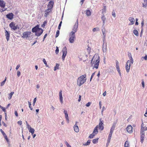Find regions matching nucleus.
I'll list each match as a JSON object with an SVG mask.
<instances>
[{"label": "nucleus", "instance_id": "obj_1", "mask_svg": "<svg viewBox=\"0 0 147 147\" xmlns=\"http://www.w3.org/2000/svg\"><path fill=\"white\" fill-rule=\"evenodd\" d=\"M86 75L84 74L80 77L77 80V84L79 86L83 84L86 80V79H84L86 77Z\"/></svg>", "mask_w": 147, "mask_h": 147}, {"label": "nucleus", "instance_id": "obj_2", "mask_svg": "<svg viewBox=\"0 0 147 147\" xmlns=\"http://www.w3.org/2000/svg\"><path fill=\"white\" fill-rule=\"evenodd\" d=\"M9 26L11 30H15L17 29H19L18 25H16V24L13 22L11 23L9 25Z\"/></svg>", "mask_w": 147, "mask_h": 147}, {"label": "nucleus", "instance_id": "obj_3", "mask_svg": "<svg viewBox=\"0 0 147 147\" xmlns=\"http://www.w3.org/2000/svg\"><path fill=\"white\" fill-rule=\"evenodd\" d=\"M62 52L63 55L62 57V60L63 61L65 59L67 53V49L66 47H64L63 48Z\"/></svg>", "mask_w": 147, "mask_h": 147}, {"label": "nucleus", "instance_id": "obj_4", "mask_svg": "<svg viewBox=\"0 0 147 147\" xmlns=\"http://www.w3.org/2000/svg\"><path fill=\"white\" fill-rule=\"evenodd\" d=\"M38 25H37L32 29V32H33L37 33V31H41V33L42 32V31L40 29Z\"/></svg>", "mask_w": 147, "mask_h": 147}, {"label": "nucleus", "instance_id": "obj_5", "mask_svg": "<svg viewBox=\"0 0 147 147\" xmlns=\"http://www.w3.org/2000/svg\"><path fill=\"white\" fill-rule=\"evenodd\" d=\"M78 20L77 19L76 21V22L73 26V28L72 29V32L76 33L78 30Z\"/></svg>", "mask_w": 147, "mask_h": 147}, {"label": "nucleus", "instance_id": "obj_6", "mask_svg": "<svg viewBox=\"0 0 147 147\" xmlns=\"http://www.w3.org/2000/svg\"><path fill=\"white\" fill-rule=\"evenodd\" d=\"M31 34V32L30 31H27L24 32L23 33V36L22 37L23 38H27L29 37Z\"/></svg>", "mask_w": 147, "mask_h": 147}, {"label": "nucleus", "instance_id": "obj_7", "mask_svg": "<svg viewBox=\"0 0 147 147\" xmlns=\"http://www.w3.org/2000/svg\"><path fill=\"white\" fill-rule=\"evenodd\" d=\"M103 121H102L101 118H100V122L99 123V125L98 126V128L99 127V129H100L101 130H102L103 129Z\"/></svg>", "mask_w": 147, "mask_h": 147}, {"label": "nucleus", "instance_id": "obj_8", "mask_svg": "<svg viewBox=\"0 0 147 147\" xmlns=\"http://www.w3.org/2000/svg\"><path fill=\"white\" fill-rule=\"evenodd\" d=\"M99 57L96 60V62L94 63V67L96 69H97L98 68V65L100 63V60L99 59Z\"/></svg>", "mask_w": 147, "mask_h": 147}, {"label": "nucleus", "instance_id": "obj_9", "mask_svg": "<svg viewBox=\"0 0 147 147\" xmlns=\"http://www.w3.org/2000/svg\"><path fill=\"white\" fill-rule=\"evenodd\" d=\"M147 130V127L144 126L143 123H142L141 125L140 132L144 133V131Z\"/></svg>", "mask_w": 147, "mask_h": 147}, {"label": "nucleus", "instance_id": "obj_10", "mask_svg": "<svg viewBox=\"0 0 147 147\" xmlns=\"http://www.w3.org/2000/svg\"><path fill=\"white\" fill-rule=\"evenodd\" d=\"M101 19L103 22L102 26V27H105L104 26L106 23V19L105 15H104V13L103 14V15L101 17Z\"/></svg>", "mask_w": 147, "mask_h": 147}, {"label": "nucleus", "instance_id": "obj_11", "mask_svg": "<svg viewBox=\"0 0 147 147\" xmlns=\"http://www.w3.org/2000/svg\"><path fill=\"white\" fill-rule=\"evenodd\" d=\"M132 127L131 125H128L126 129L127 131L129 133H131L133 132Z\"/></svg>", "mask_w": 147, "mask_h": 147}, {"label": "nucleus", "instance_id": "obj_12", "mask_svg": "<svg viewBox=\"0 0 147 147\" xmlns=\"http://www.w3.org/2000/svg\"><path fill=\"white\" fill-rule=\"evenodd\" d=\"M128 20L130 22V23L129 24V25H133L134 24L135 19L134 18L130 17L129 18Z\"/></svg>", "mask_w": 147, "mask_h": 147}, {"label": "nucleus", "instance_id": "obj_13", "mask_svg": "<svg viewBox=\"0 0 147 147\" xmlns=\"http://www.w3.org/2000/svg\"><path fill=\"white\" fill-rule=\"evenodd\" d=\"M6 16L7 18L9 20H11L13 18V14L12 13H10L7 14Z\"/></svg>", "mask_w": 147, "mask_h": 147}, {"label": "nucleus", "instance_id": "obj_14", "mask_svg": "<svg viewBox=\"0 0 147 147\" xmlns=\"http://www.w3.org/2000/svg\"><path fill=\"white\" fill-rule=\"evenodd\" d=\"M102 50L104 53H105L107 50V43L103 44Z\"/></svg>", "mask_w": 147, "mask_h": 147}, {"label": "nucleus", "instance_id": "obj_15", "mask_svg": "<svg viewBox=\"0 0 147 147\" xmlns=\"http://www.w3.org/2000/svg\"><path fill=\"white\" fill-rule=\"evenodd\" d=\"M5 36L6 37V38L7 40L8 41L9 40V38L10 36V33L7 30H5Z\"/></svg>", "mask_w": 147, "mask_h": 147}, {"label": "nucleus", "instance_id": "obj_16", "mask_svg": "<svg viewBox=\"0 0 147 147\" xmlns=\"http://www.w3.org/2000/svg\"><path fill=\"white\" fill-rule=\"evenodd\" d=\"M77 123V122H76V123L74 125V131L76 132H79V129L78 127L76 124Z\"/></svg>", "mask_w": 147, "mask_h": 147}, {"label": "nucleus", "instance_id": "obj_17", "mask_svg": "<svg viewBox=\"0 0 147 147\" xmlns=\"http://www.w3.org/2000/svg\"><path fill=\"white\" fill-rule=\"evenodd\" d=\"M141 136H140V139L141 142L142 143L144 141V137L145 133L140 132Z\"/></svg>", "mask_w": 147, "mask_h": 147}, {"label": "nucleus", "instance_id": "obj_18", "mask_svg": "<svg viewBox=\"0 0 147 147\" xmlns=\"http://www.w3.org/2000/svg\"><path fill=\"white\" fill-rule=\"evenodd\" d=\"M62 90H60L59 93V99L61 102L62 103L63 102V97L62 96Z\"/></svg>", "mask_w": 147, "mask_h": 147}, {"label": "nucleus", "instance_id": "obj_19", "mask_svg": "<svg viewBox=\"0 0 147 147\" xmlns=\"http://www.w3.org/2000/svg\"><path fill=\"white\" fill-rule=\"evenodd\" d=\"M5 3L3 0H0V6L1 8H4L5 6Z\"/></svg>", "mask_w": 147, "mask_h": 147}, {"label": "nucleus", "instance_id": "obj_20", "mask_svg": "<svg viewBox=\"0 0 147 147\" xmlns=\"http://www.w3.org/2000/svg\"><path fill=\"white\" fill-rule=\"evenodd\" d=\"M119 63L118 61L116 60V67L117 69V71L118 72H120V69L119 67Z\"/></svg>", "mask_w": 147, "mask_h": 147}, {"label": "nucleus", "instance_id": "obj_21", "mask_svg": "<svg viewBox=\"0 0 147 147\" xmlns=\"http://www.w3.org/2000/svg\"><path fill=\"white\" fill-rule=\"evenodd\" d=\"M54 4V2L53 1H51L49 2V4L48 5V7H50L51 8H52L53 7V5Z\"/></svg>", "mask_w": 147, "mask_h": 147}, {"label": "nucleus", "instance_id": "obj_22", "mask_svg": "<svg viewBox=\"0 0 147 147\" xmlns=\"http://www.w3.org/2000/svg\"><path fill=\"white\" fill-rule=\"evenodd\" d=\"M130 64L128 65V64L126 63V65L125 66V68L126 69V71L127 72H128L129 71V70L130 68Z\"/></svg>", "mask_w": 147, "mask_h": 147}, {"label": "nucleus", "instance_id": "obj_23", "mask_svg": "<svg viewBox=\"0 0 147 147\" xmlns=\"http://www.w3.org/2000/svg\"><path fill=\"white\" fill-rule=\"evenodd\" d=\"M42 31V32L41 33V31H37V33H35V35L38 36H40L42 33L43 32V30L41 28H40Z\"/></svg>", "mask_w": 147, "mask_h": 147}, {"label": "nucleus", "instance_id": "obj_24", "mask_svg": "<svg viewBox=\"0 0 147 147\" xmlns=\"http://www.w3.org/2000/svg\"><path fill=\"white\" fill-rule=\"evenodd\" d=\"M98 125H97L94 129L93 133L95 134H97L98 133Z\"/></svg>", "mask_w": 147, "mask_h": 147}, {"label": "nucleus", "instance_id": "obj_25", "mask_svg": "<svg viewBox=\"0 0 147 147\" xmlns=\"http://www.w3.org/2000/svg\"><path fill=\"white\" fill-rule=\"evenodd\" d=\"M75 38V37H69V42L71 43H73L74 42V39Z\"/></svg>", "mask_w": 147, "mask_h": 147}, {"label": "nucleus", "instance_id": "obj_26", "mask_svg": "<svg viewBox=\"0 0 147 147\" xmlns=\"http://www.w3.org/2000/svg\"><path fill=\"white\" fill-rule=\"evenodd\" d=\"M101 30L102 31V34L103 36H104V35L106 36V34L105 33L106 30L105 27H102Z\"/></svg>", "mask_w": 147, "mask_h": 147}, {"label": "nucleus", "instance_id": "obj_27", "mask_svg": "<svg viewBox=\"0 0 147 147\" xmlns=\"http://www.w3.org/2000/svg\"><path fill=\"white\" fill-rule=\"evenodd\" d=\"M75 32H71L69 34V37H75Z\"/></svg>", "mask_w": 147, "mask_h": 147}, {"label": "nucleus", "instance_id": "obj_28", "mask_svg": "<svg viewBox=\"0 0 147 147\" xmlns=\"http://www.w3.org/2000/svg\"><path fill=\"white\" fill-rule=\"evenodd\" d=\"M111 137L109 136L107 140V142L106 144V146L107 147L109 144L111 140Z\"/></svg>", "mask_w": 147, "mask_h": 147}, {"label": "nucleus", "instance_id": "obj_29", "mask_svg": "<svg viewBox=\"0 0 147 147\" xmlns=\"http://www.w3.org/2000/svg\"><path fill=\"white\" fill-rule=\"evenodd\" d=\"M85 12H86V15L87 16H90L91 15V12L89 10H86Z\"/></svg>", "mask_w": 147, "mask_h": 147}, {"label": "nucleus", "instance_id": "obj_30", "mask_svg": "<svg viewBox=\"0 0 147 147\" xmlns=\"http://www.w3.org/2000/svg\"><path fill=\"white\" fill-rule=\"evenodd\" d=\"M29 132H30L32 135H33L34 133L35 130L34 129L31 128L28 130Z\"/></svg>", "mask_w": 147, "mask_h": 147}, {"label": "nucleus", "instance_id": "obj_31", "mask_svg": "<svg viewBox=\"0 0 147 147\" xmlns=\"http://www.w3.org/2000/svg\"><path fill=\"white\" fill-rule=\"evenodd\" d=\"M130 60H128L127 61V63L129 64L130 63V65L131 64H132L134 62V61L133 59H130Z\"/></svg>", "mask_w": 147, "mask_h": 147}, {"label": "nucleus", "instance_id": "obj_32", "mask_svg": "<svg viewBox=\"0 0 147 147\" xmlns=\"http://www.w3.org/2000/svg\"><path fill=\"white\" fill-rule=\"evenodd\" d=\"M90 140H88L87 142L86 143H84L83 145L84 146H87L89 145L90 143Z\"/></svg>", "mask_w": 147, "mask_h": 147}, {"label": "nucleus", "instance_id": "obj_33", "mask_svg": "<svg viewBox=\"0 0 147 147\" xmlns=\"http://www.w3.org/2000/svg\"><path fill=\"white\" fill-rule=\"evenodd\" d=\"M59 66V64H58V63H57L56 64L55 66L54 67V70L55 71L57 69H58Z\"/></svg>", "mask_w": 147, "mask_h": 147}, {"label": "nucleus", "instance_id": "obj_34", "mask_svg": "<svg viewBox=\"0 0 147 147\" xmlns=\"http://www.w3.org/2000/svg\"><path fill=\"white\" fill-rule=\"evenodd\" d=\"M51 8L50 7H49V8L45 11L46 14L48 15L49 13L51 11Z\"/></svg>", "mask_w": 147, "mask_h": 147}, {"label": "nucleus", "instance_id": "obj_35", "mask_svg": "<svg viewBox=\"0 0 147 147\" xmlns=\"http://www.w3.org/2000/svg\"><path fill=\"white\" fill-rule=\"evenodd\" d=\"M124 146L125 147H129V143L128 141H127L125 142Z\"/></svg>", "mask_w": 147, "mask_h": 147}, {"label": "nucleus", "instance_id": "obj_36", "mask_svg": "<svg viewBox=\"0 0 147 147\" xmlns=\"http://www.w3.org/2000/svg\"><path fill=\"white\" fill-rule=\"evenodd\" d=\"M133 32L134 34L136 36L138 35V32L137 30H134L133 31Z\"/></svg>", "mask_w": 147, "mask_h": 147}, {"label": "nucleus", "instance_id": "obj_37", "mask_svg": "<svg viewBox=\"0 0 147 147\" xmlns=\"http://www.w3.org/2000/svg\"><path fill=\"white\" fill-rule=\"evenodd\" d=\"M98 138L94 139L92 140V142L94 144H96L98 142Z\"/></svg>", "mask_w": 147, "mask_h": 147}, {"label": "nucleus", "instance_id": "obj_38", "mask_svg": "<svg viewBox=\"0 0 147 147\" xmlns=\"http://www.w3.org/2000/svg\"><path fill=\"white\" fill-rule=\"evenodd\" d=\"M95 135V134L94 133H93L92 134L90 135V136H89V138L90 139H91Z\"/></svg>", "mask_w": 147, "mask_h": 147}, {"label": "nucleus", "instance_id": "obj_39", "mask_svg": "<svg viewBox=\"0 0 147 147\" xmlns=\"http://www.w3.org/2000/svg\"><path fill=\"white\" fill-rule=\"evenodd\" d=\"M115 124H113L111 128L110 129V130L113 131L115 128Z\"/></svg>", "mask_w": 147, "mask_h": 147}, {"label": "nucleus", "instance_id": "obj_40", "mask_svg": "<svg viewBox=\"0 0 147 147\" xmlns=\"http://www.w3.org/2000/svg\"><path fill=\"white\" fill-rule=\"evenodd\" d=\"M106 36H103V43H107L106 40Z\"/></svg>", "mask_w": 147, "mask_h": 147}, {"label": "nucleus", "instance_id": "obj_41", "mask_svg": "<svg viewBox=\"0 0 147 147\" xmlns=\"http://www.w3.org/2000/svg\"><path fill=\"white\" fill-rule=\"evenodd\" d=\"M106 7L105 6H104L103 8L102 9V13H104L106 12Z\"/></svg>", "mask_w": 147, "mask_h": 147}, {"label": "nucleus", "instance_id": "obj_42", "mask_svg": "<svg viewBox=\"0 0 147 147\" xmlns=\"http://www.w3.org/2000/svg\"><path fill=\"white\" fill-rule=\"evenodd\" d=\"M6 80V78L5 79V80L1 83V86H3L4 85Z\"/></svg>", "mask_w": 147, "mask_h": 147}, {"label": "nucleus", "instance_id": "obj_43", "mask_svg": "<svg viewBox=\"0 0 147 147\" xmlns=\"http://www.w3.org/2000/svg\"><path fill=\"white\" fill-rule=\"evenodd\" d=\"M98 30H99V28H94L92 29V31L93 32H95L96 31H98Z\"/></svg>", "mask_w": 147, "mask_h": 147}, {"label": "nucleus", "instance_id": "obj_44", "mask_svg": "<svg viewBox=\"0 0 147 147\" xmlns=\"http://www.w3.org/2000/svg\"><path fill=\"white\" fill-rule=\"evenodd\" d=\"M65 118L67 120V121L68 122H69V119L68 118V114H65Z\"/></svg>", "mask_w": 147, "mask_h": 147}, {"label": "nucleus", "instance_id": "obj_45", "mask_svg": "<svg viewBox=\"0 0 147 147\" xmlns=\"http://www.w3.org/2000/svg\"><path fill=\"white\" fill-rule=\"evenodd\" d=\"M59 30H57V31L56 33V35H55V37L56 38L57 37H58V36L59 35Z\"/></svg>", "mask_w": 147, "mask_h": 147}, {"label": "nucleus", "instance_id": "obj_46", "mask_svg": "<svg viewBox=\"0 0 147 147\" xmlns=\"http://www.w3.org/2000/svg\"><path fill=\"white\" fill-rule=\"evenodd\" d=\"M59 52V49L57 47H56V49L55 50V53L56 54H57Z\"/></svg>", "mask_w": 147, "mask_h": 147}, {"label": "nucleus", "instance_id": "obj_47", "mask_svg": "<svg viewBox=\"0 0 147 147\" xmlns=\"http://www.w3.org/2000/svg\"><path fill=\"white\" fill-rule=\"evenodd\" d=\"M95 72H94V73H93L92 75H91V78H90V81H91V80L92 78L94 76V75L95 74Z\"/></svg>", "mask_w": 147, "mask_h": 147}, {"label": "nucleus", "instance_id": "obj_48", "mask_svg": "<svg viewBox=\"0 0 147 147\" xmlns=\"http://www.w3.org/2000/svg\"><path fill=\"white\" fill-rule=\"evenodd\" d=\"M65 143L67 147H71V146L68 143L67 141H65Z\"/></svg>", "mask_w": 147, "mask_h": 147}, {"label": "nucleus", "instance_id": "obj_49", "mask_svg": "<svg viewBox=\"0 0 147 147\" xmlns=\"http://www.w3.org/2000/svg\"><path fill=\"white\" fill-rule=\"evenodd\" d=\"M113 131L110 130V133L109 135V136L112 137V134Z\"/></svg>", "mask_w": 147, "mask_h": 147}, {"label": "nucleus", "instance_id": "obj_50", "mask_svg": "<svg viewBox=\"0 0 147 147\" xmlns=\"http://www.w3.org/2000/svg\"><path fill=\"white\" fill-rule=\"evenodd\" d=\"M42 61H43V63H44L45 65L46 66H47V62H46L45 59H43Z\"/></svg>", "mask_w": 147, "mask_h": 147}, {"label": "nucleus", "instance_id": "obj_51", "mask_svg": "<svg viewBox=\"0 0 147 147\" xmlns=\"http://www.w3.org/2000/svg\"><path fill=\"white\" fill-rule=\"evenodd\" d=\"M128 56L130 59H132L131 53H128Z\"/></svg>", "mask_w": 147, "mask_h": 147}, {"label": "nucleus", "instance_id": "obj_52", "mask_svg": "<svg viewBox=\"0 0 147 147\" xmlns=\"http://www.w3.org/2000/svg\"><path fill=\"white\" fill-rule=\"evenodd\" d=\"M62 21H61L60 22L59 25V26H58V29L59 30H60V29L61 28V24H62Z\"/></svg>", "mask_w": 147, "mask_h": 147}, {"label": "nucleus", "instance_id": "obj_53", "mask_svg": "<svg viewBox=\"0 0 147 147\" xmlns=\"http://www.w3.org/2000/svg\"><path fill=\"white\" fill-rule=\"evenodd\" d=\"M36 100V98H35L34 99L33 102V106H34L35 105V103Z\"/></svg>", "mask_w": 147, "mask_h": 147}, {"label": "nucleus", "instance_id": "obj_54", "mask_svg": "<svg viewBox=\"0 0 147 147\" xmlns=\"http://www.w3.org/2000/svg\"><path fill=\"white\" fill-rule=\"evenodd\" d=\"M0 131L1 132V133H2V134H3V135L4 136V135H5V134H6L1 129H0Z\"/></svg>", "mask_w": 147, "mask_h": 147}, {"label": "nucleus", "instance_id": "obj_55", "mask_svg": "<svg viewBox=\"0 0 147 147\" xmlns=\"http://www.w3.org/2000/svg\"><path fill=\"white\" fill-rule=\"evenodd\" d=\"M91 104V103L90 102H88L86 104V105L87 107H89L90 105Z\"/></svg>", "mask_w": 147, "mask_h": 147}, {"label": "nucleus", "instance_id": "obj_56", "mask_svg": "<svg viewBox=\"0 0 147 147\" xmlns=\"http://www.w3.org/2000/svg\"><path fill=\"white\" fill-rule=\"evenodd\" d=\"M17 74L18 76L19 77L20 75V72L19 71H18L17 72Z\"/></svg>", "mask_w": 147, "mask_h": 147}, {"label": "nucleus", "instance_id": "obj_57", "mask_svg": "<svg viewBox=\"0 0 147 147\" xmlns=\"http://www.w3.org/2000/svg\"><path fill=\"white\" fill-rule=\"evenodd\" d=\"M44 74L42 72H41L40 74V78H42Z\"/></svg>", "mask_w": 147, "mask_h": 147}, {"label": "nucleus", "instance_id": "obj_58", "mask_svg": "<svg viewBox=\"0 0 147 147\" xmlns=\"http://www.w3.org/2000/svg\"><path fill=\"white\" fill-rule=\"evenodd\" d=\"M112 15L114 17H115V13L114 11H113L112 13Z\"/></svg>", "mask_w": 147, "mask_h": 147}, {"label": "nucleus", "instance_id": "obj_59", "mask_svg": "<svg viewBox=\"0 0 147 147\" xmlns=\"http://www.w3.org/2000/svg\"><path fill=\"white\" fill-rule=\"evenodd\" d=\"M4 138H5V139L6 140H7V142L8 141V138H7V136L6 135V134H5V135H4Z\"/></svg>", "mask_w": 147, "mask_h": 147}, {"label": "nucleus", "instance_id": "obj_60", "mask_svg": "<svg viewBox=\"0 0 147 147\" xmlns=\"http://www.w3.org/2000/svg\"><path fill=\"white\" fill-rule=\"evenodd\" d=\"M26 127L28 130L29 129H30V128H31V127L30 126V125L28 124H27V125H26Z\"/></svg>", "mask_w": 147, "mask_h": 147}, {"label": "nucleus", "instance_id": "obj_61", "mask_svg": "<svg viewBox=\"0 0 147 147\" xmlns=\"http://www.w3.org/2000/svg\"><path fill=\"white\" fill-rule=\"evenodd\" d=\"M142 58H143L145 60H147V55H146L144 57H142Z\"/></svg>", "mask_w": 147, "mask_h": 147}, {"label": "nucleus", "instance_id": "obj_62", "mask_svg": "<svg viewBox=\"0 0 147 147\" xmlns=\"http://www.w3.org/2000/svg\"><path fill=\"white\" fill-rule=\"evenodd\" d=\"M17 123L18 124L20 125H21L22 124V121H18Z\"/></svg>", "mask_w": 147, "mask_h": 147}, {"label": "nucleus", "instance_id": "obj_63", "mask_svg": "<svg viewBox=\"0 0 147 147\" xmlns=\"http://www.w3.org/2000/svg\"><path fill=\"white\" fill-rule=\"evenodd\" d=\"M9 95L8 98L9 100H10L11 98L12 95L10 94H9Z\"/></svg>", "mask_w": 147, "mask_h": 147}, {"label": "nucleus", "instance_id": "obj_64", "mask_svg": "<svg viewBox=\"0 0 147 147\" xmlns=\"http://www.w3.org/2000/svg\"><path fill=\"white\" fill-rule=\"evenodd\" d=\"M15 115L16 117H17L18 116V112H17V111H15Z\"/></svg>", "mask_w": 147, "mask_h": 147}]
</instances>
